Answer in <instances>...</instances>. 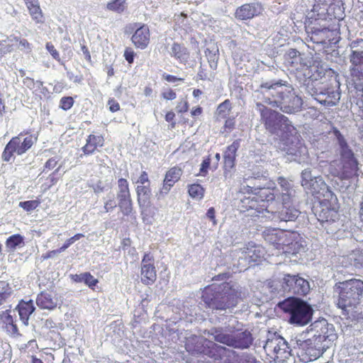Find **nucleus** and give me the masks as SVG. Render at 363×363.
<instances>
[{
    "label": "nucleus",
    "instance_id": "1",
    "mask_svg": "<svg viewBox=\"0 0 363 363\" xmlns=\"http://www.w3.org/2000/svg\"><path fill=\"white\" fill-rule=\"evenodd\" d=\"M286 65L296 71L298 77L303 75L306 90L320 104L326 106L336 105L340 99V82L337 76L328 74L323 68L308 65L298 51L291 49L285 56Z\"/></svg>",
    "mask_w": 363,
    "mask_h": 363
},
{
    "label": "nucleus",
    "instance_id": "2",
    "mask_svg": "<svg viewBox=\"0 0 363 363\" xmlns=\"http://www.w3.org/2000/svg\"><path fill=\"white\" fill-rule=\"evenodd\" d=\"M309 328L306 335L291 340L294 352L303 362L318 358L337 338L333 325L325 319L315 321Z\"/></svg>",
    "mask_w": 363,
    "mask_h": 363
},
{
    "label": "nucleus",
    "instance_id": "3",
    "mask_svg": "<svg viewBox=\"0 0 363 363\" xmlns=\"http://www.w3.org/2000/svg\"><path fill=\"white\" fill-rule=\"evenodd\" d=\"M342 0H315L313 9L308 13V17L315 21L321 20L323 25L308 27L307 33L310 39L315 43H325L330 42L332 36L337 33V29L330 28L328 20H341L344 17V8Z\"/></svg>",
    "mask_w": 363,
    "mask_h": 363
},
{
    "label": "nucleus",
    "instance_id": "4",
    "mask_svg": "<svg viewBox=\"0 0 363 363\" xmlns=\"http://www.w3.org/2000/svg\"><path fill=\"white\" fill-rule=\"evenodd\" d=\"M257 98L272 107L286 113H296L301 111L303 99L289 84L281 80L262 83L257 90Z\"/></svg>",
    "mask_w": 363,
    "mask_h": 363
},
{
    "label": "nucleus",
    "instance_id": "5",
    "mask_svg": "<svg viewBox=\"0 0 363 363\" xmlns=\"http://www.w3.org/2000/svg\"><path fill=\"white\" fill-rule=\"evenodd\" d=\"M340 155L339 160L332 161L328 167L330 174L341 180H349L358 177V161L348 145L345 136L337 128H333L330 132Z\"/></svg>",
    "mask_w": 363,
    "mask_h": 363
},
{
    "label": "nucleus",
    "instance_id": "6",
    "mask_svg": "<svg viewBox=\"0 0 363 363\" xmlns=\"http://www.w3.org/2000/svg\"><path fill=\"white\" fill-rule=\"evenodd\" d=\"M244 293L242 288L235 283L212 284L204 289L202 299L206 305L216 310H225L237 305Z\"/></svg>",
    "mask_w": 363,
    "mask_h": 363
},
{
    "label": "nucleus",
    "instance_id": "7",
    "mask_svg": "<svg viewBox=\"0 0 363 363\" xmlns=\"http://www.w3.org/2000/svg\"><path fill=\"white\" fill-rule=\"evenodd\" d=\"M243 201L245 203L249 204L250 208H255L259 213H263V216L266 219L274 222L293 221L298 218L300 213V211L293 206L294 204L275 203V202L266 203V201L259 204L255 196L245 199Z\"/></svg>",
    "mask_w": 363,
    "mask_h": 363
},
{
    "label": "nucleus",
    "instance_id": "8",
    "mask_svg": "<svg viewBox=\"0 0 363 363\" xmlns=\"http://www.w3.org/2000/svg\"><path fill=\"white\" fill-rule=\"evenodd\" d=\"M340 284V291L337 302L339 308L354 317L361 314L359 304L363 296V281L352 279Z\"/></svg>",
    "mask_w": 363,
    "mask_h": 363
},
{
    "label": "nucleus",
    "instance_id": "9",
    "mask_svg": "<svg viewBox=\"0 0 363 363\" xmlns=\"http://www.w3.org/2000/svg\"><path fill=\"white\" fill-rule=\"evenodd\" d=\"M256 108L260 113L266 129L272 134L278 136L280 139H289V135L295 133V128L285 116L266 107L261 102L256 104Z\"/></svg>",
    "mask_w": 363,
    "mask_h": 363
},
{
    "label": "nucleus",
    "instance_id": "10",
    "mask_svg": "<svg viewBox=\"0 0 363 363\" xmlns=\"http://www.w3.org/2000/svg\"><path fill=\"white\" fill-rule=\"evenodd\" d=\"M256 108L260 113L266 129L272 134L278 136L280 139H289V135L295 133V128L285 116L266 107L261 102L256 104Z\"/></svg>",
    "mask_w": 363,
    "mask_h": 363
},
{
    "label": "nucleus",
    "instance_id": "11",
    "mask_svg": "<svg viewBox=\"0 0 363 363\" xmlns=\"http://www.w3.org/2000/svg\"><path fill=\"white\" fill-rule=\"evenodd\" d=\"M233 320V322L225 328H214L208 331L216 342L225 344L228 346L238 349L249 347L252 343V337L250 332L236 328Z\"/></svg>",
    "mask_w": 363,
    "mask_h": 363
},
{
    "label": "nucleus",
    "instance_id": "12",
    "mask_svg": "<svg viewBox=\"0 0 363 363\" xmlns=\"http://www.w3.org/2000/svg\"><path fill=\"white\" fill-rule=\"evenodd\" d=\"M277 181L278 186L272 190L259 189L261 203L266 201V203L275 202V203L294 204L297 199L298 192L293 182L282 177H279Z\"/></svg>",
    "mask_w": 363,
    "mask_h": 363
},
{
    "label": "nucleus",
    "instance_id": "13",
    "mask_svg": "<svg viewBox=\"0 0 363 363\" xmlns=\"http://www.w3.org/2000/svg\"><path fill=\"white\" fill-rule=\"evenodd\" d=\"M267 287L272 293L306 295L310 290V285L307 280L298 275L283 274L278 278L273 279L267 282Z\"/></svg>",
    "mask_w": 363,
    "mask_h": 363
},
{
    "label": "nucleus",
    "instance_id": "14",
    "mask_svg": "<svg viewBox=\"0 0 363 363\" xmlns=\"http://www.w3.org/2000/svg\"><path fill=\"white\" fill-rule=\"evenodd\" d=\"M279 307L289 314V322L297 325L308 324L313 315V309L307 303L294 298H289L279 303Z\"/></svg>",
    "mask_w": 363,
    "mask_h": 363
},
{
    "label": "nucleus",
    "instance_id": "15",
    "mask_svg": "<svg viewBox=\"0 0 363 363\" xmlns=\"http://www.w3.org/2000/svg\"><path fill=\"white\" fill-rule=\"evenodd\" d=\"M301 177V186L307 193L311 194L319 199L321 197L333 199V194L329 189L322 177L313 174L312 170L309 168L303 169Z\"/></svg>",
    "mask_w": 363,
    "mask_h": 363
},
{
    "label": "nucleus",
    "instance_id": "16",
    "mask_svg": "<svg viewBox=\"0 0 363 363\" xmlns=\"http://www.w3.org/2000/svg\"><path fill=\"white\" fill-rule=\"evenodd\" d=\"M267 356L274 361L284 362L294 352L286 341L277 333H269L264 345Z\"/></svg>",
    "mask_w": 363,
    "mask_h": 363
},
{
    "label": "nucleus",
    "instance_id": "17",
    "mask_svg": "<svg viewBox=\"0 0 363 363\" xmlns=\"http://www.w3.org/2000/svg\"><path fill=\"white\" fill-rule=\"evenodd\" d=\"M23 134V133H21L18 135L13 137L6 145L1 153L3 162H11L12 159H14V153L18 155L26 153L36 143L38 137L33 135H28L22 141L21 136Z\"/></svg>",
    "mask_w": 363,
    "mask_h": 363
},
{
    "label": "nucleus",
    "instance_id": "18",
    "mask_svg": "<svg viewBox=\"0 0 363 363\" xmlns=\"http://www.w3.org/2000/svg\"><path fill=\"white\" fill-rule=\"evenodd\" d=\"M350 74L353 80H363V39H357L350 44Z\"/></svg>",
    "mask_w": 363,
    "mask_h": 363
},
{
    "label": "nucleus",
    "instance_id": "19",
    "mask_svg": "<svg viewBox=\"0 0 363 363\" xmlns=\"http://www.w3.org/2000/svg\"><path fill=\"white\" fill-rule=\"evenodd\" d=\"M291 234L288 232L280 229H267L263 232V237L264 240L269 244L274 246L275 249L280 250H282L283 252H286L285 247L289 245L295 246L297 242L293 243L291 242Z\"/></svg>",
    "mask_w": 363,
    "mask_h": 363
},
{
    "label": "nucleus",
    "instance_id": "20",
    "mask_svg": "<svg viewBox=\"0 0 363 363\" xmlns=\"http://www.w3.org/2000/svg\"><path fill=\"white\" fill-rule=\"evenodd\" d=\"M137 201L140 208L143 222L150 223L153 213L149 216L148 208L151 206L152 190L150 185H138L135 188Z\"/></svg>",
    "mask_w": 363,
    "mask_h": 363
},
{
    "label": "nucleus",
    "instance_id": "21",
    "mask_svg": "<svg viewBox=\"0 0 363 363\" xmlns=\"http://www.w3.org/2000/svg\"><path fill=\"white\" fill-rule=\"evenodd\" d=\"M329 199L330 198H323L313 208L314 215L321 223L335 221L338 218L337 211L332 206Z\"/></svg>",
    "mask_w": 363,
    "mask_h": 363
},
{
    "label": "nucleus",
    "instance_id": "22",
    "mask_svg": "<svg viewBox=\"0 0 363 363\" xmlns=\"http://www.w3.org/2000/svg\"><path fill=\"white\" fill-rule=\"evenodd\" d=\"M141 281L145 285L153 284L157 279L155 259L151 253H145L141 261Z\"/></svg>",
    "mask_w": 363,
    "mask_h": 363
},
{
    "label": "nucleus",
    "instance_id": "23",
    "mask_svg": "<svg viewBox=\"0 0 363 363\" xmlns=\"http://www.w3.org/2000/svg\"><path fill=\"white\" fill-rule=\"evenodd\" d=\"M135 30L131 36V42L136 49L145 50L150 43V31L145 23H135Z\"/></svg>",
    "mask_w": 363,
    "mask_h": 363
},
{
    "label": "nucleus",
    "instance_id": "24",
    "mask_svg": "<svg viewBox=\"0 0 363 363\" xmlns=\"http://www.w3.org/2000/svg\"><path fill=\"white\" fill-rule=\"evenodd\" d=\"M0 324L3 329L12 337L21 336L16 320L11 315L10 310H6L0 313Z\"/></svg>",
    "mask_w": 363,
    "mask_h": 363
},
{
    "label": "nucleus",
    "instance_id": "25",
    "mask_svg": "<svg viewBox=\"0 0 363 363\" xmlns=\"http://www.w3.org/2000/svg\"><path fill=\"white\" fill-rule=\"evenodd\" d=\"M105 139L102 135L89 134L86 139L85 145L82 147V151L84 155H93L98 148L104 145Z\"/></svg>",
    "mask_w": 363,
    "mask_h": 363
},
{
    "label": "nucleus",
    "instance_id": "26",
    "mask_svg": "<svg viewBox=\"0 0 363 363\" xmlns=\"http://www.w3.org/2000/svg\"><path fill=\"white\" fill-rule=\"evenodd\" d=\"M262 11L260 4H247L237 9L235 16L240 20H247L259 14Z\"/></svg>",
    "mask_w": 363,
    "mask_h": 363
},
{
    "label": "nucleus",
    "instance_id": "27",
    "mask_svg": "<svg viewBox=\"0 0 363 363\" xmlns=\"http://www.w3.org/2000/svg\"><path fill=\"white\" fill-rule=\"evenodd\" d=\"M16 310H17L20 319L23 324L25 325H28L29 318L35 311V306L33 301L29 300L26 301L24 300H21L16 306Z\"/></svg>",
    "mask_w": 363,
    "mask_h": 363
},
{
    "label": "nucleus",
    "instance_id": "28",
    "mask_svg": "<svg viewBox=\"0 0 363 363\" xmlns=\"http://www.w3.org/2000/svg\"><path fill=\"white\" fill-rule=\"evenodd\" d=\"M180 171L179 168L172 167L166 173L163 186L160 191V194H167L169 192L171 187L180 179Z\"/></svg>",
    "mask_w": 363,
    "mask_h": 363
},
{
    "label": "nucleus",
    "instance_id": "29",
    "mask_svg": "<svg viewBox=\"0 0 363 363\" xmlns=\"http://www.w3.org/2000/svg\"><path fill=\"white\" fill-rule=\"evenodd\" d=\"M38 306L42 309L52 310L58 304V299L46 291H41L36 298Z\"/></svg>",
    "mask_w": 363,
    "mask_h": 363
},
{
    "label": "nucleus",
    "instance_id": "30",
    "mask_svg": "<svg viewBox=\"0 0 363 363\" xmlns=\"http://www.w3.org/2000/svg\"><path fill=\"white\" fill-rule=\"evenodd\" d=\"M240 147V140H235L229 145L224 153L225 172L231 169L235 165L236 152Z\"/></svg>",
    "mask_w": 363,
    "mask_h": 363
},
{
    "label": "nucleus",
    "instance_id": "31",
    "mask_svg": "<svg viewBox=\"0 0 363 363\" xmlns=\"http://www.w3.org/2000/svg\"><path fill=\"white\" fill-rule=\"evenodd\" d=\"M283 142V147H281L282 150L286 152V153L292 157L294 155H296V152L297 151V146H299V143H303L296 135V130H295V133L289 136L288 138L280 139Z\"/></svg>",
    "mask_w": 363,
    "mask_h": 363
},
{
    "label": "nucleus",
    "instance_id": "32",
    "mask_svg": "<svg viewBox=\"0 0 363 363\" xmlns=\"http://www.w3.org/2000/svg\"><path fill=\"white\" fill-rule=\"evenodd\" d=\"M26 5L32 19L36 23H44V15L40 9L38 0L33 2H26Z\"/></svg>",
    "mask_w": 363,
    "mask_h": 363
},
{
    "label": "nucleus",
    "instance_id": "33",
    "mask_svg": "<svg viewBox=\"0 0 363 363\" xmlns=\"http://www.w3.org/2000/svg\"><path fill=\"white\" fill-rule=\"evenodd\" d=\"M16 41V36L13 35H11L6 39L0 41V59L15 50Z\"/></svg>",
    "mask_w": 363,
    "mask_h": 363
},
{
    "label": "nucleus",
    "instance_id": "34",
    "mask_svg": "<svg viewBox=\"0 0 363 363\" xmlns=\"http://www.w3.org/2000/svg\"><path fill=\"white\" fill-rule=\"evenodd\" d=\"M118 190L116 193L117 199L131 197L129 184L126 179L120 178L118 179Z\"/></svg>",
    "mask_w": 363,
    "mask_h": 363
},
{
    "label": "nucleus",
    "instance_id": "35",
    "mask_svg": "<svg viewBox=\"0 0 363 363\" xmlns=\"http://www.w3.org/2000/svg\"><path fill=\"white\" fill-rule=\"evenodd\" d=\"M118 206L123 216H130L133 211V202L131 197L118 199Z\"/></svg>",
    "mask_w": 363,
    "mask_h": 363
},
{
    "label": "nucleus",
    "instance_id": "36",
    "mask_svg": "<svg viewBox=\"0 0 363 363\" xmlns=\"http://www.w3.org/2000/svg\"><path fill=\"white\" fill-rule=\"evenodd\" d=\"M298 149L296 152V155H294L291 160L297 162L299 164L306 163L308 162V149L303 143H299V146H297Z\"/></svg>",
    "mask_w": 363,
    "mask_h": 363
},
{
    "label": "nucleus",
    "instance_id": "37",
    "mask_svg": "<svg viewBox=\"0 0 363 363\" xmlns=\"http://www.w3.org/2000/svg\"><path fill=\"white\" fill-rule=\"evenodd\" d=\"M24 238L20 234H14L9 237L6 240V246L9 250H15L17 247L24 245Z\"/></svg>",
    "mask_w": 363,
    "mask_h": 363
},
{
    "label": "nucleus",
    "instance_id": "38",
    "mask_svg": "<svg viewBox=\"0 0 363 363\" xmlns=\"http://www.w3.org/2000/svg\"><path fill=\"white\" fill-rule=\"evenodd\" d=\"M106 9L115 13H122L127 9L126 0H111L106 6Z\"/></svg>",
    "mask_w": 363,
    "mask_h": 363
},
{
    "label": "nucleus",
    "instance_id": "39",
    "mask_svg": "<svg viewBox=\"0 0 363 363\" xmlns=\"http://www.w3.org/2000/svg\"><path fill=\"white\" fill-rule=\"evenodd\" d=\"M356 83L357 80H354ZM359 84H357L356 96H353L352 99V102L354 103L360 109L363 111V85L362 83L363 80L359 81Z\"/></svg>",
    "mask_w": 363,
    "mask_h": 363
},
{
    "label": "nucleus",
    "instance_id": "40",
    "mask_svg": "<svg viewBox=\"0 0 363 363\" xmlns=\"http://www.w3.org/2000/svg\"><path fill=\"white\" fill-rule=\"evenodd\" d=\"M40 199L29 200L21 201L18 204L19 207L22 208L26 212H31L35 210L40 205Z\"/></svg>",
    "mask_w": 363,
    "mask_h": 363
},
{
    "label": "nucleus",
    "instance_id": "41",
    "mask_svg": "<svg viewBox=\"0 0 363 363\" xmlns=\"http://www.w3.org/2000/svg\"><path fill=\"white\" fill-rule=\"evenodd\" d=\"M230 110L231 103L228 99H227L218 106L217 108V114L219 117L225 118L229 115Z\"/></svg>",
    "mask_w": 363,
    "mask_h": 363
},
{
    "label": "nucleus",
    "instance_id": "42",
    "mask_svg": "<svg viewBox=\"0 0 363 363\" xmlns=\"http://www.w3.org/2000/svg\"><path fill=\"white\" fill-rule=\"evenodd\" d=\"M203 189L200 184H192L189 188V194L191 197L201 199L203 196Z\"/></svg>",
    "mask_w": 363,
    "mask_h": 363
},
{
    "label": "nucleus",
    "instance_id": "43",
    "mask_svg": "<svg viewBox=\"0 0 363 363\" xmlns=\"http://www.w3.org/2000/svg\"><path fill=\"white\" fill-rule=\"evenodd\" d=\"M243 252L245 254V259H247L250 262H255L257 261L258 258L261 257V255H258L260 250L256 248H247V250L243 251Z\"/></svg>",
    "mask_w": 363,
    "mask_h": 363
},
{
    "label": "nucleus",
    "instance_id": "44",
    "mask_svg": "<svg viewBox=\"0 0 363 363\" xmlns=\"http://www.w3.org/2000/svg\"><path fill=\"white\" fill-rule=\"evenodd\" d=\"M255 178L247 179V182H244L240 188V191L243 193H250L253 191V189L255 191L257 189L255 188Z\"/></svg>",
    "mask_w": 363,
    "mask_h": 363
},
{
    "label": "nucleus",
    "instance_id": "45",
    "mask_svg": "<svg viewBox=\"0 0 363 363\" xmlns=\"http://www.w3.org/2000/svg\"><path fill=\"white\" fill-rule=\"evenodd\" d=\"M90 289H94V287L99 283L97 279L94 278L90 272H84V281Z\"/></svg>",
    "mask_w": 363,
    "mask_h": 363
},
{
    "label": "nucleus",
    "instance_id": "46",
    "mask_svg": "<svg viewBox=\"0 0 363 363\" xmlns=\"http://www.w3.org/2000/svg\"><path fill=\"white\" fill-rule=\"evenodd\" d=\"M74 102L72 96H63L60 101V108L64 111H68L73 106Z\"/></svg>",
    "mask_w": 363,
    "mask_h": 363
},
{
    "label": "nucleus",
    "instance_id": "47",
    "mask_svg": "<svg viewBox=\"0 0 363 363\" xmlns=\"http://www.w3.org/2000/svg\"><path fill=\"white\" fill-rule=\"evenodd\" d=\"M12 295V289L9 284L3 288V291H0V306L3 305Z\"/></svg>",
    "mask_w": 363,
    "mask_h": 363
},
{
    "label": "nucleus",
    "instance_id": "48",
    "mask_svg": "<svg viewBox=\"0 0 363 363\" xmlns=\"http://www.w3.org/2000/svg\"><path fill=\"white\" fill-rule=\"evenodd\" d=\"M16 39L17 40L16 43V48H18L21 50L26 52L31 51V45L26 39H21L17 36H16Z\"/></svg>",
    "mask_w": 363,
    "mask_h": 363
},
{
    "label": "nucleus",
    "instance_id": "49",
    "mask_svg": "<svg viewBox=\"0 0 363 363\" xmlns=\"http://www.w3.org/2000/svg\"><path fill=\"white\" fill-rule=\"evenodd\" d=\"M84 235L82 233H77L74 236L67 239L65 243L60 247L61 252H64L66 249H67L71 245H72L75 241L84 238Z\"/></svg>",
    "mask_w": 363,
    "mask_h": 363
},
{
    "label": "nucleus",
    "instance_id": "50",
    "mask_svg": "<svg viewBox=\"0 0 363 363\" xmlns=\"http://www.w3.org/2000/svg\"><path fill=\"white\" fill-rule=\"evenodd\" d=\"M118 204L113 196L109 197L104 201V213H108L113 211L116 207Z\"/></svg>",
    "mask_w": 363,
    "mask_h": 363
},
{
    "label": "nucleus",
    "instance_id": "51",
    "mask_svg": "<svg viewBox=\"0 0 363 363\" xmlns=\"http://www.w3.org/2000/svg\"><path fill=\"white\" fill-rule=\"evenodd\" d=\"M235 121L234 118H228L222 128L221 133L229 134L235 128Z\"/></svg>",
    "mask_w": 363,
    "mask_h": 363
},
{
    "label": "nucleus",
    "instance_id": "52",
    "mask_svg": "<svg viewBox=\"0 0 363 363\" xmlns=\"http://www.w3.org/2000/svg\"><path fill=\"white\" fill-rule=\"evenodd\" d=\"M135 55L136 53L135 52L132 48H125L123 53V57H125V60L128 62V64L131 65L133 63Z\"/></svg>",
    "mask_w": 363,
    "mask_h": 363
},
{
    "label": "nucleus",
    "instance_id": "53",
    "mask_svg": "<svg viewBox=\"0 0 363 363\" xmlns=\"http://www.w3.org/2000/svg\"><path fill=\"white\" fill-rule=\"evenodd\" d=\"M46 49L50 52V54L52 55V58L55 59L57 62H60V56L59 52L57 50V49L55 48L54 45L48 42L46 43Z\"/></svg>",
    "mask_w": 363,
    "mask_h": 363
},
{
    "label": "nucleus",
    "instance_id": "54",
    "mask_svg": "<svg viewBox=\"0 0 363 363\" xmlns=\"http://www.w3.org/2000/svg\"><path fill=\"white\" fill-rule=\"evenodd\" d=\"M211 160L209 156L203 159V160L201 164V168H200V172H199L200 175H201V176L206 175L208 169H211V167H210Z\"/></svg>",
    "mask_w": 363,
    "mask_h": 363
},
{
    "label": "nucleus",
    "instance_id": "55",
    "mask_svg": "<svg viewBox=\"0 0 363 363\" xmlns=\"http://www.w3.org/2000/svg\"><path fill=\"white\" fill-rule=\"evenodd\" d=\"M352 257L354 259V265L359 269H363V252H354Z\"/></svg>",
    "mask_w": 363,
    "mask_h": 363
},
{
    "label": "nucleus",
    "instance_id": "56",
    "mask_svg": "<svg viewBox=\"0 0 363 363\" xmlns=\"http://www.w3.org/2000/svg\"><path fill=\"white\" fill-rule=\"evenodd\" d=\"M254 196H257V200H258V203H259V204L262 203H261V200H260L259 196V191H258V192H256V193H255V194H252V196H248V197H245V199H243L242 200V203L244 204V206L246 207L247 210H255V212H254V214H255V216H256L262 217V218H264V217L263 216V215H264L263 213H259V212H258L257 210H255V208H250V207H249V204H247V203H244V201H243L245 199H247L252 198V197H253Z\"/></svg>",
    "mask_w": 363,
    "mask_h": 363
},
{
    "label": "nucleus",
    "instance_id": "57",
    "mask_svg": "<svg viewBox=\"0 0 363 363\" xmlns=\"http://www.w3.org/2000/svg\"><path fill=\"white\" fill-rule=\"evenodd\" d=\"M135 183L138 184V185H150L147 172L143 171Z\"/></svg>",
    "mask_w": 363,
    "mask_h": 363
},
{
    "label": "nucleus",
    "instance_id": "58",
    "mask_svg": "<svg viewBox=\"0 0 363 363\" xmlns=\"http://www.w3.org/2000/svg\"><path fill=\"white\" fill-rule=\"evenodd\" d=\"M57 163H58V160H57L56 157L50 158L45 162V164L44 165V170L43 171H45L46 169L50 170V169H54L57 166Z\"/></svg>",
    "mask_w": 363,
    "mask_h": 363
},
{
    "label": "nucleus",
    "instance_id": "59",
    "mask_svg": "<svg viewBox=\"0 0 363 363\" xmlns=\"http://www.w3.org/2000/svg\"><path fill=\"white\" fill-rule=\"evenodd\" d=\"M108 105L109 106L110 111H111L112 113H115L120 110V104L114 99H110L108 101Z\"/></svg>",
    "mask_w": 363,
    "mask_h": 363
},
{
    "label": "nucleus",
    "instance_id": "60",
    "mask_svg": "<svg viewBox=\"0 0 363 363\" xmlns=\"http://www.w3.org/2000/svg\"><path fill=\"white\" fill-rule=\"evenodd\" d=\"M162 96L166 100H173L176 98L177 94L174 91L171 89H168L162 93Z\"/></svg>",
    "mask_w": 363,
    "mask_h": 363
},
{
    "label": "nucleus",
    "instance_id": "61",
    "mask_svg": "<svg viewBox=\"0 0 363 363\" xmlns=\"http://www.w3.org/2000/svg\"><path fill=\"white\" fill-rule=\"evenodd\" d=\"M60 252H62L60 248L57 249V250H50V251H48L46 253L43 254L41 256V258L43 260H45V259H48L49 258L54 257L55 255H56Z\"/></svg>",
    "mask_w": 363,
    "mask_h": 363
},
{
    "label": "nucleus",
    "instance_id": "62",
    "mask_svg": "<svg viewBox=\"0 0 363 363\" xmlns=\"http://www.w3.org/2000/svg\"><path fill=\"white\" fill-rule=\"evenodd\" d=\"M60 166L58 167L52 173H51L49 175L48 179L50 182V186L55 185L59 180V177H57L56 176V174H57V172L60 170Z\"/></svg>",
    "mask_w": 363,
    "mask_h": 363
},
{
    "label": "nucleus",
    "instance_id": "63",
    "mask_svg": "<svg viewBox=\"0 0 363 363\" xmlns=\"http://www.w3.org/2000/svg\"><path fill=\"white\" fill-rule=\"evenodd\" d=\"M239 363H260L259 362H257L255 358L252 355H245L243 356Z\"/></svg>",
    "mask_w": 363,
    "mask_h": 363
},
{
    "label": "nucleus",
    "instance_id": "64",
    "mask_svg": "<svg viewBox=\"0 0 363 363\" xmlns=\"http://www.w3.org/2000/svg\"><path fill=\"white\" fill-rule=\"evenodd\" d=\"M174 118H175V114L173 111H169L166 113L165 120L167 122L171 123L172 128H174V126H175Z\"/></svg>",
    "mask_w": 363,
    "mask_h": 363
}]
</instances>
